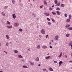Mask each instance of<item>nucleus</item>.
Returning a JSON list of instances; mask_svg holds the SVG:
<instances>
[{"mask_svg":"<svg viewBox=\"0 0 72 72\" xmlns=\"http://www.w3.org/2000/svg\"><path fill=\"white\" fill-rule=\"evenodd\" d=\"M41 32L42 34H43L44 35V34L45 33V30L44 29H42V30H41Z\"/></svg>","mask_w":72,"mask_h":72,"instance_id":"f03ea898","label":"nucleus"},{"mask_svg":"<svg viewBox=\"0 0 72 72\" xmlns=\"http://www.w3.org/2000/svg\"><path fill=\"white\" fill-rule=\"evenodd\" d=\"M43 71H46V72H48V71L46 69H43Z\"/></svg>","mask_w":72,"mask_h":72,"instance_id":"c756f323","label":"nucleus"},{"mask_svg":"<svg viewBox=\"0 0 72 72\" xmlns=\"http://www.w3.org/2000/svg\"><path fill=\"white\" fill-rule=\"evenodd\" d=\"M7 7H8V6H6L4 7V9H7Z\"/></svg>","mask_w":72,"mask_h":72,"instance_id":"2f4dec72","label":"nucleus"},{"mask_svg":"<svg viewBox=\"0 0 72 72\" xmlns=\"http://www.w3.org/2000/svg\"><path fill=\"white\" fill-rule=\"evenodd\" d=\"M69 19H71V15H69Z\"/></svg>","mask_w":72,"mask_h":72,"instance_id":"37998d69","label":"nucleus"},{"mask_svg":"<svg viewBox=\"0 0 72 72\" xmlns=\"http://www.w3.org/2000/svg\"><path fill=\"white\" fill-rule=\"evenodd\" d=\"M40 64H39V65H38V66H40Z\"/></svg>","mask_w":72,"mask_h":72,"instance_id":"4d7b16f0","label":"nucleus"},{"mask_svg":"<svg viewBox=\"0 0 72 72\" xmlns=\"http://www.w3.org/2000/svg\"><path fill=\"white\" fill-rule=\"evenodd\" d=\"M69 26H70V25H69L68 24H67L66 25V27L67 28V27H69Z\"/></svg>","mask_w":72,"mask_h":72,"instance_id":"4be33fe9","label":"nucleus"},{"mask_svg":"<svg viewBox=\"0 0 72 72\" xmlns=\"http://www.w3.org/2000/svg\"><path fill=\"white\" fill-rule=\"evenodd\" d=\"M0 45H1V44H0Z\"/></svg>","mask_w":72,"mask_h":72,"instance_id":"774afa93","label":"nucleus"},{"mask_svg":"<svg viewBox=\"0 0 72 72\" xmlns=\"http://www.w3.org/2000/svg\"><path fill=\"white\" fill-rule=\"evenodd\" d=\"M55 4H57L58 2L57 1V0H55Z\"/></svg>","mask_w":72,"mask_h":72,"instance_id":"a878e982","label":"nucleus"},{"mask_svg":"<svg viewBox=\"0 0 72 72\" xmlns=\"http://www.w3.org/2000/svg\"><path fill=\"white\" fill-rule=\"evenodd\" d=\"M8 45H9V44H8V43H6V46H8Z\"/></svg>","mask_w":72,"mask_h":72,"instance_id":"c03bdc74","label":"nucleus"},{"mask_svg":"<svg viewBox=\"0 0 72 72\" xmlns=\"http://www.w3.org/2000/svg\"><path fill=\"white\" fill-rule=\"evenodd\" d=\"M72 42L71 41L70 42L69 44V46H71V45H72Z\"/></svg>","mask_w":72,"mask_h":72,"instance_id":"9d476101","label":"nucleus"},{"mask_svg":"<svg viewBox=\"0 0 72 72\" xmlns=\"http://www.w3.org/2000/svg\"><path fill=\"white\" fill-rule=\"evenodd\" d=\"M63 64V62L62 61H60L59 62V66H61V64Z\"/></svg>","mask_w":72,"mask_h":72,"instance_id":"423d86ee","label":"nucleus"},{"mask_svg":"<svg viewBox=\"0 0 72 72\" xmlns=\"http://www.w3.org/2000/svg\"><path fill=\"white\" fill-rule=\"evenodd\" d=\"M49 9L51 11V10H53V8L50 7V8H49Z\"/></svg>","mask_w":72,"mask_h":72,"instance_id":"72a5a7b5","label":"nucleus"},{"mask_svg":"<svg viewBox=\"0 0 72 72\" xmlns=\"http://www.w3.org/2000/svg\"><path fill=\"white\" fill-rule=\"evenodd\" d=\"M62 53L61 52L60 54L58 56V58H60L61 57H62Z\"/></svg>","mask_w":72,"mask_h":72,"instance_id":"39448f33","label":"nucleus"},{"mask_svg":"<svg viewBox=\"0 0 72 72\" xmlns=\"http://www.w3.org/2000/svg\"><path fill=\"white\" fill-rule=\"evenodd\" d=\"M40 48V45H38V46L37 47V49H39Z\"/></svg>","mask_w":72,"mask_h":72,"instance_id":"2eb2a0df","label":"nucleus"},{"mask_svg":"<svg viewBox=\"0 0 72 72\" xmlns=\"http://www.w3.org/2000/svg\"><path fill=\"white\" fill-rule=\"evenodd\" d=\"M57 5L58 6L60 5V3H58L57 4Z\"/></svg>","mask_w":72,"mask_h":72,"instance_id":"ea45409f","label":"nucleus"},{"mask_svg":"<svg viewBox=\"0 0 72 72\" xmlns=\"http://www.w3.org/2000/svg\"><path fill=\"white\" fill-rule=\"evenodd\" d=\"M12 16L14 19H15V17H16L15 16V14H13Z\"/></svg>","mask_w":72,"mask_h":72,"instance_id":"6e6552de","label":"nucleus"},{"mask_svg":"<svg viewBox=\"0 0 72 72\" xmlns=\"http://www.w3.org/2000/svg\"><path fill=\"white\" fill-rule=\"evenodd\" d=\"M6 37L7 38V39H8V40H9V35H6Z\"/></svg>","mask_w":72,"mask_h":72,"instance_id":"f8f14e48","label":"nucleus"},{"mask_svg":"<svg viewBox=\"0 0 72 72\" xmlns=\"http://www.w3.org/2000/svg\"><path fill=\"white\" fill-rule=\"evenodd\" d=\"M18 25H19L18 23H15L14 24V26L15 27H17V26H18Z\"/></svg>","mask_w":72,"mask_h":72,"instance_id":"20e7f679","label":"nucleus"},{"mask_svg":"<svg viewBox=\"0 0 72 72\" xmlns=\"http://www.w3.org/2000/svg\"><path fill=\"white\" fill-rule=\"evenodd\" d=\"M0 72H3V71H0Z\"/></svg>","mask_w":72,"mask_h":72,"instance_id":"338daca9","label":"nucleus"},{"mask_svg":"<svg viewBox=\"0 0 72 72\" xmlns=\"http://www.w3.org/2000/svg\"><path fill=\"white\" fill-rule=\"evenodd\" d=\"M65 17H67V14H64Z\"/></svg>","mask_w":72,"mask_h":72,"instance_id":"473e14b6","label":"nucleus"},{"mask_svg":"<svg viewBox=\"0 0 72 72\" xmlns=\"http://www.w3.org/2000/svg\"><path fill=\"white\" fill-rule=\"evenodd\" d=\"M6 27L8 28H12V25L9 26H7Z\"/></svg>","mask_w":72,"mask_h":72,"instance_id":"4468645a","label":"nucleus"},{"mask_svg":"<svg viewBox=\"0 0 72 72\" xmlns=\"http://www.w3.org/2000/svg\"><path fill=\"white\" fill-rule=\"evenodd\" d=\"M14 52L15 53H18V51L17 50H14Z\"/></svg>","mask_w":72,"mask_h":72,"instance_id":"412c9836","label":"nucleus"},{"mask_svg":"<svg viewBox=\"0 0 72 72\" xmlns=\"http://www.w3.org/2000/svg\"><path fill=\"white\" fill-rule=\"evenodd\" d=\"M42 6H40V8H42Z\"/></svg>","mask_w":72,"mask_h":72,"instance_id":"49530a36","label":"nucleus"},{"mask_svg":"<svg viewBox=\"0 0 72 72\" xmlns=\"http://www.w3.org/2000/svg\"><path fill=\"white\" fill-rule=\"evenodd\" d=\"M50 56H48L46 57H45V58H46V59H49V58H50Z\"/></svg>","mask_w":72,"mask_h":72,"instance_id":"5701e85b","label":"nucleus"},{"mask_svg":"<svg viewBox=\"0 0 72 72\" xmlns=\"http://www.w3.org/2000/svg\"><path fill=\"white\" fill-rule=\"evenodd\" d=\"M57 61H54V62L55 63H57Z\"/></svg>","mask_w":72,"mask_h":72,"instance_id":"a18cd8bd","label":"nucleus"},{"mask_svg":"<svg viewBox=\"0 0 72 72\" xmlns=\"http://www.w3.org/2000/svg\"><path fill=\"white\" fill-rule=\"evenodd\" d=\"M42 48H43V49H46V48H47V46H42Z\"/></svg>","mask_w":72,"mask_h":72,"instance_id":"9b49d317","label":"nucleus"},{"mask_svg":"<svg viewBox=\"0 0 72 72\" xmlns=\"http://www.w3.org/2000/svg\"><path fill=\"white\" fill-rule=\"evenodd\" d=\"M64 4H62L61 5V7H64Z\"/></svg>","mask_w":72,"mask_h":72,"instance_id":"7c9ffc66","label":"nucleus"},{"mask_svg":"<svg viewBox=\"0 0 72 72\" xmlns=\"http://www.w3.org/2000/svg\"><path fill=\"white\" fill-rule=\"evenodd\" d=\"M69 62H70V63H72V61H69Z\"/></svg>","mask_w":72,"mask_h":72,"instance_id":"8fccbe9b","label":"nucleus"},{"mask_svg":"<svg viewBox=\"0 0 72 72\" xmlns=\"http://www.w3.org/2000/svg\"><path fill=\"white\" fill-rule=\"evenodd\" d=\"M44 15L46 16H49L50 15V14L48 12H46L44 13Z\"/></svg>","mask_w":72,"mask_h":72,"instance_id":"f257e3e1","label":"nucleus"},{"mask_svg":"<svg viewBox=\"0 0 72 72\" xmlns=\"http://www.w3.org/2000/svg\"><path fill=\"white\" fill-rule=\"evenodd\" d=\"M7 24H10V22L8 21H7Z\"/></svg>","mask_w":72,"mask_h":72,"instance_id":"b1692460","label":"nucleus"},{"mask_svg":"<svg viewBox=\"0 0 72 72\" xmlns=\"http://www.w3.org/2000/svg\"><path fill=\"white\" fill-rule=\"evenodd\" d=\"M14 2H15V1L14 0H13L12 1V3H14Z\"/></svg>","mask_w":72,"mask_h":72,"instance_id":"a19ab883","label":"nucleus"},{"mask_svg":"<svg viewBox=\"0 0 72 72\" xmlns=\"http://www.w3.org/2000/svg\"><path fill=\"white\" fill-rule=\"evenodd\" d=\"M30 63L31 64H32V66H33L34 64V63L33 62H30Z\"/></svg>","mask_w":72,"mask_h":72,"instance_id":"4c0bfd02","label":"nucleus"},{"mask_svg":"<svg viewBox=\"0 0 72 72\" xmlns=\"http://www.w3.org/2000/svg\"><path fill=\"white\" fill-rule=\"evenodd\" d=\"M33 15L34 17H35V16H36V14H33Z\"/></svg>","mask_w":72,"mask_h":72,"instance_id":"79ce46f5","label":"nucleus"},{"mask_svg":"<svg viewBox=\"0 0 72 72\" xmlns=\"http://www.w3.org/2000/svg\"><path fill=\"white\" fill-rule=\"evenodd\" d=\"M23 68H28V67H27V66H23Z\"/></svg>","mask_w":72,"mask_h":72,"instance_id":"a211bd4d","label":"nucleus"},{"mask_svg":"<svg viewBox=\"0 0 72 72\" xmlns=\"http://www.w3.org/2000/svg\"><path fill=\"white\" fill-rule=\"evenodd\" d=\"M19 31H20V32H22V30L21 28H20L19 29Z\"/></svg>","mask_w":72,"mask_h":72,"instance_id":"c9c22d12","label":"nucleus"},{"mask_svg":"<svg viewBox=\"0 0 72 72\" xmlns=\"http://www.w3.org/2000/svg\"><path fill=\"white\" fill-rule=\"evenodd\" d=\"M46 38H47V37H48V35H46Z\"/></svg>","mask_w":72,"mask_h":72,"instance_id":"3c124183","label":"nucleus"},{"mask_svg":"<svg viewBox=\"0 0 72 72\" xmlns=\"http://www.w3.org/2000/svg\"><path fill=\"white\" fill-rule=\"evenodd\" d=\"M68 30H72V27H70L68 28Z\"/></svg>","mask_w":72,"mask_h":72,"instance_id":"bb28decb","label":"nucleus"},{"mask_svg":"<svg viewBox=\"0 0 72 72\" xmlns=\"http://www.w3.org/2000/svg\"><path fill=\"white\" fill-rule=\"evenodd\" d=\"M36 61L37 62H38L39 60V58L38 57H37L35 59Z\"/></svg>","mask_w":72,"mask_h":72,"instance_id":"1a4fd4ad","label":"nucleus"},{"mask_svg":"<svg viewBox=\"0 0 72 72\" xmlns=\"http://www.w3.org/2000/svg\"><path fill=\"white\" fill-rule=\"evenodd\" d=\"M49 70L50 71H53V69L51 68H49Z\"/></svg>","mask_w":72,"mask_h":72,"instance_id":"dca6fc26","label":"nucleus"},{"mask_svg":"<svg viewBox=\"0 0 72 72\" xmlns=\"http://www.w3.org/2000/svg\"><path fill=\"white\" fill-rule=\"evenodd\" d=\"M4 53H5L6 54H7V52L5 51H4Z\"/></svg>","mask_w":72,"mask_h":72,"instance_id":"603ef678","label":"nucleus"},{"mask_svg":"<svg viewBox=\"0 0 72 72\" xmlns=\"http://www.w3.org/2000/svg\"><path fill=\"white\" fill-rule=\"evenodd\" d=\"M22 61L23 62H24V60H22Z\"/></svg>","mask_w":72,"mask_h":72,"instance_id":"de8ad7c7","label":"nucleus"},{"mask_svg":"<svg viewBox=\"0 0 72 72\" xmlns=\"http://www.w3.org/2000/svg\"><path fill=\"white\" fill-rule=\"evenodd\" d=\"M56 13L57 15H60V12L59 11H57L56 12Z\"/></svg>","mask_w":72,"mask_h":72,"instance_id":"0eeeda50","label":"nucleus"},{"mask_svg":"<svg viewBox=\"0 0 72 72\" xmlns=\"http://www.w3.org/2000/svg\"><path fill=\"white\" fill-rule=\"evenodd\" d=\"M65 57H66V58H67V56L66 55H65Z\"/></svg>","mask_w":72,"mask_h":72,"instance_id":"5fc2aeb1","label":"nucleus"},{"mask_svg":"<svg viewBox=\"0 0 72 72\" xmlns=\"http://www.w3.org/2000/svg\"><path fill=\"white\" fill-rule=\"evenodd\" d=\"M18 57L20 58H23V57H22L21 55H20L18 56Z\"/></svg>","mask_w":72,"mask_h":72,"instance_id":"ddd939ff","label":"nucleus"},{"mask_svg":"<svg viewBox=\"0 0 72 72\" xmlns=\"http://www.w3.org/2000/svg\"><path fill=\"white\" fill-rule=\"evenodd\" d=\"M70 21V19H68L66 20L67 22H69Z\"/></svg>","mask_w":72,"mask_h":72,"instance_id":"f3484780","label":"nucleus"},{"mask_svg":"<svg viewBox=\"0 0 72 72\" xmlns=\"http://www.w3.org/2000/svg\"><path fill=\"white\" fill-rule=\"evenodd\" d=\"M48 24H49V25H51V22H48Z\"/></svg>","mask_w":72,"mask_h":72,"instance_id":"f704fd0d","label":"nucleus"},{"mask_svg":"<svg viewBox=\"0 0 72 72\" xmlns=\"http://www.w3.org/2000/svg\"><path fill=\"white\" fill-rule=\"evenodd\" d=\"M50 44H51V42H50V43H49Z\"/></svg>","mask_w":72,"mask_h":72,"instance_id":"0e129e2a","label":"nucleus"},{"mask_svg":"<svg viewBox=\"0 0 72 72\" xmlns=\"http://www.w3.org/2000/svg\"><path fill=\"white\" fill-rule=\"evenodd\" d=\"M52 8H54V5L52 6Z\"/></svg>","mask_w":72,"mask_h":72,"instance_id":"6e6d98bb","label":"nucleus"},{"mask_svg":"<svg viewBox=\"0 0 72 72\" xmlns=\"http://www.w3.org/2000/svg\"><path fill=\"white\" fill-rule=\"evenodd\" d=\"M51 41L52 42H53V40H52Z\"/></svg>","mask_w":72,"mask_h":72,"instance_id":"680f3d73","label":"nucleus"},{"mask_svg":"<svg viewBox=\"0 0 72 72\" xmlns=\"http://www.w3.org/2000/svg\"><path fill=\"white\" fill-rule=\"evenodd\" d=\"M66 37H69V34L68 33H67L66 34Z\"/></svg>","mask_w":72,"mask_h":72,"instance_id":"6ab92c4d","label":"nucleus"},{"mask_svg":"<svg viewBox=\"0 0 72 72\" xmlns=\"http://www.w3.org/2000/svg\"><path fill=\"white\" fill-rule=\"evenodd\" d=\"M60 9V8H59V7H58L57 8H56V10H59Z\"/></svg>","mask_w":72,"mask_h":72,"instance_id":"c85d7f7f","label":"nucleus"},{"mask_svg":"<svg viewBox=\"0 0 72 72\" xmlns=\"http://www.w3.org/2000/svg\"><path fill=\"white\" fill-rule=\"evenodd\" d=\"M44 4H46V5H47V4H47V3H46V2L45 1H44Z\"/></svg>","mask_w":72,"mask_h":72,"instance_id":"393cba45","label":"nucleus"},{"mask_svg":"<svg viewBox=\"0 0 72 72\" xmlns=\"http://www.w3.org/2000/svg\"><path fill=\"white\" fill-rule=\"evenodd\" d=\"M51 20L52 22H55V20H54V19H52Z\"/></svg>","mask_w":72,"mask_h":72,"instance_id":"e433bc0d","label":"nucleus"},{"mask_svg":"<svg viewBox=\"0 0 72 72\" xmlns=\"http://www.w3.org/2000/svg\"><path fill=\"white\" fill-rule=\"evenodd\" d=\"M46 9V8H45V7H44V10H45Z\"/></svg>","mask_w":72,"mask_h":72,"instance_id":"e2e57ef3","label":"nucleus"},{"mask_svg":"<svg viewBox=\"0 0 72 72\" xmlns=\"http://www.w3.org/2000/svg\"><path fill=\"white\" fill-rule=\"evenodd\" d=\"M49 55V53H48V54H47V55Z\"/></svg>","mask_w":72,"mask_h":72,"instance_id":"13d9d810","label":"nucleus"},{"mask_svg":"<svg viewBox=\"0 0 72 72\" xmlns=\"http://www.w3.org/2000/svg\"><path fill=\"white\" fill-rule=\"evenodd\" d=\"M52 14L53 15H56V13H55L54 12H53Z\"/></svg>","mask_w":72,"mask_h":72,"instance_id":"cd10ccee","label":"nucleus"},{"mask_svg":"<svg viewBox=\"0 0 72 72\" xmlns=\"http://www.w3.org/2000/svg\"><path fill=\"white\" fill-rule=\"evenodd\" d=\"M47 19L48 20V21H50V19H49V18L48 17L47 18Z\"/></svg>","mask_w":72,"mask_h":72,"instance_id":"58836bf2","label":"nucleus"},{"mask_svg":"<svg viewBox=\"0 0 72 72\" xmlns=\"http://www.w3.org/2000/svg\"><path fill=\"white\" fill-rule=\"evenodd\" d=\"M39 37L41 38V35H39Z\"/></svg>","mask_w":72,"mask_h":72,"instance_id":"09e8293b","label":"nucleus"},{"mask_svg":"<svg viewBox=\"0 0 72 72\" xmlns=\"http://www.w3.org/2000/svg\"><path fill=\"white\" fill-rule=\"evenodd\" d=\"M11 43H12L11 42H10V44H11Z\"/></svg>","mask_w":72,"mask_h":72,"instance_id":"69168bd1","label":"nucleus"},{"mask_svg":"<svg viewBox=\"0 0 72 72\" xmlns=\"http://www.w3.org/2000/svg\"><path fill=\"white\" fill-rule=\"evenodd\" d=\"M59 38V36L57 35L55 36V40H58V39Z\"/></svg>","mask_w":72,"mask_h":72,"instance_id":"7ed1b4c3","label":"nucleus"},{"mask_svg":"<svg viewBox=\"0 0 72 72\" xmlns=\"http://www.w3.org/2000/svg\"><path fill=\"white\" fill-rule=\"evenodd\" d=\"M57 43H55V45H57Z\"/></svg>","mask_w":72,"mask_h":72,"instance_id":"bf43d9fd","label":"nucleus"},{"mask_svg":"<svg viewBox=\"0 0 72 72\" xmlns=\"http://www.w3.org/2000/svg\"><path fill=\"white\" fill-rule=\"evenodd\" d=\"M71 49H72V45H71Z\"/></svg>","mask_w":72,"mask_h":72,"instance_id":"052dcab7","label":"nucleus"},{"mask_svg":"<svg viewBox=\"0 0 72 72\" xmlns=\"http://www.w3.org/2000/svg\"><path fill=\"white\" fill-rule=\"evenodd\" d=\"M2 14L4 17H5V14L4 12H2Z\"/></svg>","mask_w":72,"mask_h":72,"instance_id":"aec40b11","label":"nucleus"},{"mask_svg":"<svg viewBox=\"0 0 72 72\" xmlns=\"http://www.w3.org/2000/svg\"><path fill=\"white\" fill-rule=\"evenodd\" d=\"M50 48H52V47L51 46H50Z\"/></svg>","mask_w":72,"mask_h":72,"instance_id":"864d4df0","label":"nucleus"}]
</instances>
